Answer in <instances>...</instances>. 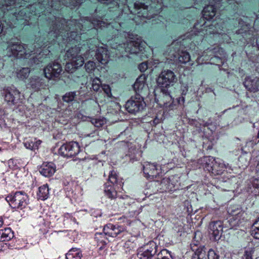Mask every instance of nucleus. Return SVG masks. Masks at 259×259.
I'll list each match as a JSON object with an SVG mask.
<instances>
[{"instance_id": "nucleus-47", "label": "nucleus", "mask_w": 259, "mask_h": 259, "mask_svg": "<svg viewBox=\"0 0 259 259\" xmlns=\"http://www.w3.org/2000/svg\"><path fill=\"white\" fill-rule=\"evenodd\" d=\"M102 88L108 97L111 96V89L109 85L104 84L102 85Z\"/></svg>"}, {"instance_id": "nucleus-40", "label": "nucleus", "mask_w": 259, "mask_h": 259, "mask_svg": "<svg viewBox=\"0 0 259 259\" xmlns=\"http://www.w3.org/2000/svg\"><path fill=\"white\" fill-rule=\"evenodd\" d=\"M76 96V92H68L63 96V100L64 102L69 103L73 101Z\"/></svg>"}, {"instance_id": "nucleus-53", "label": "nucleus", "mask_w": 259, "mask_h": 259, "mask_svg": "<svg viewBox=\"0 0 259 259\" xmlns=\"http://www.w3.org/2000/svg\"><path fill=\"white\" fill-rule=\"evenodd\" d=\"M255 172L259 175V162L257 163L256 168H255Z\"/></svg>"}, {"instance_id": "nucleus-28", "label": "nucleus", "mask_w": 259, "mask_h": 259, "mask_svg": "<svg viewBox=\"0 0 259 259\" xmlns=\"http://www.w3.org/2000/svg\"><path fill=\"white\" fill-rule=\"evenodd\" d=\"M146 77L145 75H140L134 84V90L139 93H142L148 90V85L146 83Z\"/></svg>"}, {"instance_id": "nucleus-11", "label": "nucleus", "mask_w": 259, "mask_h": 259, "mask_svg": "<svg viewBox=\"0 0 259 259\" xmlns=\"http://www.w3.org/2000/svg\"><path fill=\"white\" fill-rule=\"evenodd\" d=\"M158 246L154 241H150L138 250L137 256L140 259H151L157 251Z\"/></svg>"}, {"instance_id": "nucleus-64", "label": "nucleus", "mask_w": 259, "mask_h": 259, "mask_svg": "<svg viewBox=\"0 0 259 259\" xmlns=\"http://www.w3.org/2000/svg\"><path fill=\"white\" fill-rule=\"evenodd\" d=\"M258 142H259V140H257V142H255V143L256 144V143H258Z\"/></svg>"}, {"instance_id": "nucleus-46", "label": "nucleus", "mask_w": 259, "mask_h": 259, "mask_svg": "<svg viewBox=\"0 0 259 259\" xmlns=\"http://www.w3.org/2000/svg\"><path fill=\"white\" fill-rule=\"evenodd\" d=\"M4 115H5L4 110L0 107V127L1 128L3 127L4 126H5V125H6L5 121L3 117Z\"/></svg>"}, {"instance_id": "nucleus-10", "label": "nucleus", "mask_w": 259, "mask_h": 259, "mask_svg": "<svg viewBox=\"0 0 259 259\" xmlns=\"http://www.w3.org/2000/svg\"><path fill=\"white\" fill-rule=\"evenodd\" d=\"M80 151L77 142L72 141L63 144L59 149V154L62 156L71 157L76 155Z\"/></svg>"}, {"instance_id": "nucleus-36", "label": "nucleus", "mask_w": 259, "mask_h": 259, "mask_svg": "<svg viewBox=\"0 0 259 259\" xmlns=\"http://www.w3.org/2000/svg\"><path fill=\"white\" fill-rule=\"evenodd\" d=\"M251 235L254 238L259 239V218L254 222L252 225Z\"/></svg>"}, {"instance_id": "nucleus-50", "label": "nucleus", "mask_w": 259, "mask_h": 259, "mask_svg": "<svg viewBox=\"0 0 259 259\" xmlns=\"http://www.w3.org/2000/svg\"><path fill=\"white\" fill-rule=\"evenodd\" d=\"M178 102L179 104L183 105L185 103V97L184 96H182L181 97H180L177 99Z\"/></svg>"}, {"instance_id": "nucleus-4", "label": "nucleus", "mask_w": 259, "mask_h": 259, "mask_svg": "<svg viewBox=\"0 0 259 259\" xmlns=\"http://www.w3.org/2000/svg\"><path fill=\"white\" fill-rule=\"evenodd\" d=\"M123 184L122 179L118 176L116 171L111 170L110 172L108 181L105 184V195L111 199L117 197V191L121 188Z\"/></svg>"}, {"instance_id": "nucleus-51", "label": "nucleus", "mask_w": 259, "mask_h": 259, "mask_svg": "<svg viewBox=\"0 0 259 259\" xmlns=\"http://www.w3.org/2000/svg\"><path fill=\"white\" fill-rule=\"evenodd\" d=\"M162 0H151V1L153 3H156V1L158 4H159L160 7H159V6H158V8H159V9H160L161 8V3L162 2Z\"/></svg>"}, {"instance_id": "nucleus-54", "label": "nucleus", "mask_w": 259, "mask_h": 259, "mask_svg": "<svg viewBox=\"0 0 259 259\" xmlns=\"http://www.w3.org/2000/svg\"><path fill=\"white\" fill-rule=\"evenodd\" d=\"M4 221L2 217H0V228L3 225Z\"/></svg>"}, {"instance_id": "nucleus-29", "label": "nucleus", "mask_w": 259, "mask_h": 259, "mask_svg": "<svg viewBox=\"0 0 259 259\" xmlns=\"http://www.w3.org/2000/svg\"><path fill=\"white\" fill-rule=\"evenodd\" d=\"M108 235L103 232L96 233L95 234V239L98 243V246H99V249H102L107 245L108 242Z\"/></svg>"}, {"instance_id": "nucleus-60", "label": "nucleus", "mask_w": 259, "mask_h": 259, "mask_svg": "<svg viewBox=\"0 0 259 259\" xmlns=\"http://www.w3.org/2000/svg\"><path fill=\"white\" fill-rule=\"evenodd\" d=\"M153 122L155 123H157L158 122V120L156 119H155L153 121Z\"/></svg>"}, {"instance_id": "nucleus-62", "label": "nucleus", "mask_w": 259, "mask_h": 259, "mask_svg": "<svg viewBox=\"0 0 259 259\" xmlns=\"http://www.w3.org/2000/svg\"><path fill=\"white\" fill-rule=\"evenodd\" d=\"M175 58H176V55H174V59H174V60H175Z\"/></svg>"}, {"instance_id": "nucleus-58", "label": "nucleus", "mask_w": 259, "mask_h": 259, "mask_svg": "<svg viewBox=\"0 0 259 259\" xmlns=\"http://www.w3.org/2000/svg\"><path fill=\"white\" fill-rule=\"evenodd\" d=\"M256 42V45H257L258 48L259 49V37L257 38Z\"/></svg>"}, {"instance_id": "nucleus-13", "label": "nucleus", "mask_w": 259, "mask_h": 259, "mask_svg": "<svg viewBox=\"0 0 259 259\" xmlns=\"http://www.w3.org/2000/svg\"><path fill=\"white\" fill-rule=\"evenodd\" d=\"M228 212L230 214L228 221L230 228L236 229L237 227L242 225L244 222V215L245 213L240 209L233 210L229 208Z\"/></svg>"}, {"instance_id": "nucleus-20", "label": "nucleus", "mask_w": 259, "mask_h": 259, "mask_svg": "<svg viewBox=\"0 0 259 259\" xmlns=\"http://www.w3.org/2000/svg\"><path fill=\"white\" fill-rule=\"evenodd\" d=\"M243 83L246 89L250 92L255 93L258 91L259 78L257 77L247 76L245 78Z\"/></svg>"}, {"instance_id": "nucleus-27", "label": "nucleus", "mask_w": 259, "mask_h": 259, "mask_svg": "<svg viewBox=\"0 0 259 259\" xmlns=\"http://www.w3.org/2000/svg\"><path fill=\"white\" fill-rule=\"evenodd\" d=\"M97 60L102 64H107L109 60V53L108 50L104 47H99L96 53Z\"/></svg>"}, {"instance_id": "nucleus-56", "label": "nucleus", "mask_w": 259, "mask_h": 259, "mask_svg": "<svg viewBox=\"0 0 259 259\" xmlns=\"http://www.w3.org/2000/svg\"><path fill=\"white\" fill-rule=\"evenodd\" d=\"M3 30V27L2 26L1 22L0 21V34L2 33Z\"/></svg>"}, {"instance_id": "nucleus-17", "label": "nucleus", "mask_w": 259, "mask_h": 259, "mask_svg": "<svg viewBox=\"0 0 259 259\" xmlns=\"http://www.w3.org/2000/svg\"><path fill=\"white\" fill-rule=\"evenodd\" d=\"M125 230V226L112 224H108L103 228L104 233L111 237H115Z\"/></svg>"}, {"instance_id": "nucleus-39", "label": "nucleus", "mask_w": 259, "mask_h": 259, "mask_svg": "<svg viewBox=\"0 0 259 259\" xmlns=\"http://www.w3.org/2000/svg\"><path fill=\"white\" fill-rule=\"evenodd\" d=\"M91 122L95 126L100 127L106 123V120L104 118H93Z\"/></svg>"}, {"instance_id": "nucleus-44", "label": "nucleus", "mask_w": 259, "mask_h": 259, "mask_svg": "<svg viewBox=\"0 0 259 259\" xmlns=\"http://www.w3.org/2000/svg\"><path fill=\"white\" fill-rule=\"evenodd\" d=\"M253 252V250L250 248L245 250L242 257V259H252Z\"/></svg>"}, {"instance_id": "nucleus-21", "label": "nucleus", "mask_w": 259, "mask_h": 259, "mask_svg": "<svg viewBox=\"0 0 259 259\" xmlns=\"http://www.w3.org/2000/svg\"><path fill=\"white\" fill-rule=\"evenodd\" d=\"M226 168L231 169V166L228 163L225 164L224 162L219 158L215 159L212 169L210 173L213 175H219L223 173Z\"/></svg>"}, {"instance_id": "nucleus-26", "label": "nucleus", "mask_w": 259, "mask_h": 259, "mask_svg": "<svg viewBox=\"0 0 259 259\" xmlns=\"http://www.w3.org/2000/svg\"><path fill=\"white\" fill-rule=\"evenodd\" d=\"M213 157L208 156H204L198 160V164L199 168H203L205 170L208 171L209 173L212 169L214 160Z\"/></svg>"}, {"instance_id": "nucleus-16", "label": "nucleus", "mask_w": 259, "mask_h": 259, "mask_svg": "<svg viewBox=\"0 0 259 259\" xmlns=\"http://www.w3.org/2000/svg\"><path fill=\"white\" fill-rule=\"evenodd\" d=\"M214 23L213 24H208L206 25V22H204L202 25H201L200 26L202 27L199 30H198L199 28V23H196L194 26L193 31L194 33H195L196 31L198 33H202V34H205L203 32V31L204 30L205 27H206L207 26H208V28H206L205 29L206 34L207 33H218V34H221L222 32H220L218 29H219L220 30H222V29L221 28V26L219 24H217L214 22H213ZM197 34L195 33V35H196Z\"/></svg>"}, {"instance_id": "nucleus-37", "label": "nucleus", "mask_w": 259, "mask_h": 259, "mask_svg": "<svg viewBox=\"0 0 259 259\" xmlns=\"http://www.w3.org/2000/svg\"><path fill=\"white\" fill-rule=\"evenodd\" d=\"M190 56L187 52L182 51L179 54L178 61L181 64H186L190 62Z\"/></svg>"}, {"instance_id": "nucleus-5", "label": "nucleus", "mask_w": 259, "mask_h": 259, "mask_svg": "<svg viewBox=\"0 0 259 259\" xmlns=\"http://www.w3.org/2000/svg\"><path fill=\"white\" fill-rule=\"evenodd\" d=\"M144 43L140 41L129 40L126 43L119 44L118 46L113 47L114 49L117 50L123 54V52L130 54H137L144 49ZM122 56L123 55H121Z\"/></svg>"}, {"instance_id": "nucleus-49", "label": "nucleus", "mask_w": 259, "mask_h": 259, "mask_svg": "<svg viewBox=\"0 0 259 259\" xmlns=\"http://www.w3.org/2000/svg\"><path fill=\"white\" fill-rule=\"evenodd\" d=\"M253 187L257 190V192L259 193V178L255 179L252 182Z\"/></svg>"}, {"instance_id": "nucleus-57", "label": "nucleus", "mask_w": 259, "mask_h": 259, "mask_svg": "<svg viewBox=\"0 0 259 259\" xmlns=\"http://www.w3.org/2000/svg\"><path fill=\"white\" fill-rule=\"evenodd\" d=\"M165 96L168 97V98H171V97L169 95V92H165Z\"/></svg>"}, {"instance_id": "nucleus-55", "label": "nucleus", "mask_w": 259, "mask_h": 259, "mask_svg": "<svg viewBox=\"0 0 259 259\" xmlns=\"http://www.w3.org/2000/svg\"><path fill=\"white\" fill-rule=\"evenodd\" d=\"M228 3L229 5H231L233 3L234 4L235 3V0H228Z\"/></svg>"}, {"instance_id": "nucleus-41", "label": "nucleus", "mask_w": 259, "mask_h": 259, "mask_svg": "<svg viewBox=\"0 0 259 259\" xmlns=\"http://www.w3.org/2000/svg\"><path fill=\"white\" fill-rule=\"evenodd\" d=\"M92 89L94 91L98 92L101 88V81L99 78L95 77L92 80Z\"/></svg>"}, {"instance_id": "nucleus-30", "label": "nucleus", "mask_w": 259, "mask_h": 259, "mask_svg": "<svg viewBox=\"0 0 259 259\" xmlns=\"http://www.w3.org/2000/svg\"><path fill=\"white\" fill-rule=\"evenodd\" d=\"M41 141L37 140L36 138L27 139L24 142V146L28 149L31 150H35L38 149L39 145L41 144Z\"/></svg>"}, {"instance_id": "nucleus-3", "label": "nucleus", "mask_w": 259, "mask_h": 259, "mask_svg": "<svg viewBox=\"0 0 259 259\" xmlns=\"http://www.w3.org/2000/svg\"><path fill=\"white\" fill-rule=\"evenodd\" d=\"M83 42L81 47H79L80 44H78V47L75 45V47H71L67 51L66 56L68 58H70V61L66 63L65 66V70L67 72L73 73L75 69L83 65L84 59L82 55L86 58L89 57L88 53H91V49L88 47L87 42L83 41Z\"/></svg>"}, {"instance_id": "nucleus-61", "label": "nucleus", "mask_w": 259, "mask_h": 259, "mask_svg": "<svg viewBox=\"0 0 259 259\" xmlns=\"http://www.w3.org/2000/svg\"><path fill=\"white\" fill-rule=\"evenodd\" d=\"M208 125L207 123V122H205V123L203 124V125L204 126H207Z\"/></svg>"}, {"instance_id": "nucleus-33", "label": "nucleus", "mask_w": 259, "mask_h": 259, "mask_svg": "<svg viewBox=\"0 0 259 259\" xmlns=\"http://www.w3.org/2000/svg\"><path fill=\"white\" fill-rule=\"evenodd\" d=\"M49 195V189L47 184L44 185L38 188L37 193V196L39 199L45 200L47 199Z\"/></svg>"}, {"instance_id": "nucleus-34", "label": "nucleus", "mask_w": 259, "mask_h": 259, "mask_svg": "<svg viewBox=\"0 0 259 259\" xmlns=\"http://www.w3.org/2000/svg\"><path fill=\"white\" fill-rule=\"evenodd\" d=\"M194 251L192 256V259H202L205 255V250L204 246H200L197 249H193Z\"/></svg>"}, {"instance_id": "nucleus-19", "label": "nucleus", "mask_w": 259, "mask_h": 259, "mask_svg": "<svg viewBox=\"0 0 259 259\" xmlns=\"http://www.w3.org/2000/svg\"><path fill=\"white\" fill-rule=\"evenodd\" d=\"M178 177L172 176L169 178H163L160 183V189L164 191H172L178 183Z\"/></svg>"}, {"instance_id": "nucleus-1", "label": "nucleus", "mask_w": 259, "mask_h": 259, "mask_svg": "<svg viewBox=\"0 0 259 259\" xmlns=\"http://www.w3.org/2000/svg\"><path fill=\"white\" fill-rule=\"evenodd\" d=\"M64 5L67 7H70V0H40L38 4H34L29 6L24 7L26 5L25 2L23 0H5L4 3L0 2V6L1 7L4 13L6 11L9 12L14 8L17 7H23L17 14L14 12L12 14L11 21H10L9 26L10 27H14L15 25L20 24L24 25H29L30 24V20L34 16L38 17H44L45 15L47 21L52 22V27L49 32L50 36H53V40L56 41L59 43L61 39L64 44L70 45V20L66 21L65 19L62 17H57L53 15L52 18V12L51 9L54 10H59L61 4Z\"/></svg>"}, {"instance_id": "nucleus-2", "label": "nucleus", "mask_w": 259, "mask_h": 259, "mask_svg": "<svg viewBox=\"0 0 259 259\" xmlns=\"http://www.w3.org/2000/svg\"><path fill=\"white\" fill-rule=\"evenodd\" d=\"M36 46H28L22 44L19 40L12 39L8 42L7 49L5 51V54L8 57H14L18 59L28 58L33 54H38V57H33V61L35 64L42 61L41 54L43 49L36 48Z\"/></svg>"}, {"instance_id": "nucleus-15", "label": "nucleus", "mask_w": 259, "mask_h": 259, "mask_svg": "<svg viewBox=\"0 0 259 259\" xmlns=\"http://www.w3.org/2000/svg\"><path fill=\"white\" fill-rule=\"evenodd\" d=\"M65 189L68 192V195L74 199H80L82 196V189L74 181L64 182Z\"/></svg>"}, {"instance_id": "nucleus-59", "label": "nucleus", "mask_w": 259, "mask_h": 259, "mask_svg": "<svg viewBox=\"0 0 259 259\" xmlns=\"http://www.w3.org/2000/svg\"><path fill=\"white\" fill-rule=\"evenodd\" d=\"M120 220H122V222H124L125 221H127V219L125 218V217H123V218H120L119 219Z\"/></svg>"}, {"instance_id": "nucleus-45", "label": "nucleus", "mask_w": 259, "mask_h": 259, "mask_svg": "<svg viewBox=\"0 0 259 259\" xmlns=\"http://www.w3.org/2000/svg\"><path fill=\"white\" fill-rule=\"evenodd\" d=\"M208 259H219V255L212 249H209L207 254Z\"/></svg>"}, {"instance_id": "nucleus-48", "label": "nucleus", "mask_w": 259, "mask_h": 259, "mask_svg": "<svg viewBox=\"0 0 259 259\" xmlns=\"http://www.w3.org/2000/svg\"><path fill=\"white\" fill-rule=\"evenodd\" d=\"M98 1L102 3L105 4L107 5L113 3L114 5H115L116 6H117L119 5L118 0H98Z\"/></svg>"}, {"instance_id": "nucleus-9", "label": "nucleus", "mask_w": 259, "mask_h": 259, "mask_svg": "<svg viewBox=\"0 0 259 259\" xmlns=\"http://www.w3.org/2000/svg\"><path fill=\"white\" fill-rule=\"evenodd\" d=\"M177 81L174 72L170 70H164L159 74L157 82L161 88H168L172 86Z\"/></svg>"}, {"instance_id": "nucleus-63", "label": "nucleus", "mask_w": 259, "mask_h": 259, "mask_svg": "<svg viewBox=\"0 0 259 259\" xmlns=\"http://www.w3.org/2000/svg\"><path fill=\"white\" fill-rule=\"evenodd\" d=\"M168 59H170V60H172V58H168Z\"/></svg>"}, {"instance_id": "nucleus-14", "label": "nucleus", "mask_w": 259, "mask_h": 259, "mask_svg": "<svg viewBox=\"0 0 259 259\" xmlns=\"http://www.w3.org/2000/svg\"><path fill=\"white\" fill-rule=\"evenodd\" d=\"M143 169L145 177L150 180L156 178L161 173L160 166L154 163L145 162L143 165Z\"/></svg>"}, {"instance_id": "nucleus-31", "label": "nucleus", "mask_w": 259, "mask_h": 259, "mask_svg": "<svg viewBox=\"0 0 259 259\" xmlns=\"http://www.w3.org/2000/svg\"><path fill=\"white\" fill-rule=\"evenodd\" d=\"M14 233L10 228L0 230V241H8L14 237Z\"/></svg>"}, {"instance_id": "nucleus-18", "label": "nucleus", "mask_w": 259, "mask_h": 259, "mask_svg": "<svg viewBox=\"0 0 259 259\" xmlns=\"http://www.w3.org/2000/svg\"><path fill=\"white\" fill-rule=\"evenodd\" d=\"M209 233L214 240H219L223 232V223L221 221H213L209 225Z\"/></svg>"}, {"instance_id": "nucleus-52", "label": "nucleus", "mask_w": 259, "mask_h": 259, "mask_svg": "<svg viewBox=\"0 0 259 259\" xmlns=\"http://www.w3.org/2000/svg\"><path fill=\"white\" fill-rule=\"evenodd\" d=\"M185 89L182 90V95L185 96L186 95L187 92L188 91V88L187 87H185Z\"/></svg>"}, {"instance_id": "nucleus-24", "label": "nucleus", "mask_w": 259, "mask_h": 259, "mask_svg": "<svg viewBox=\"0 0 259 259\" xmlns=\"http://www.w3.org/2000/svg\"><path fill=\"white\" fill-rule=\"evenodd\" d=\"M134 7L137 11L140 10L137 12L139 17H142L148 19L154 17L153 15L151 14V10H148L149 6L148 5H145L143 3H135L134 4Z\"/></svg>"}, {"instance_id": "nucleus-7", "label": "nucleus", "mask_w": 259, "mask_h": 259, "mask_svg": "<svg viewBox=\"0 0 259 259\" xmlns=\"http://www.w3.org/2000/svg\"><path fill=\"white\" fill-rule=\"evenodd\" d=\"M143 98L139 94H136L126 102V110L130 113L136 114L142 111L145 107Z\"/></svg>"}, {"instance_id": "nucleus-6", "label": "nucleus", "mask_w": 259, "mask_h": 259, "mask_svg": "<svg viewBox=\"0 0 259 259\" xmlns=\"http://www.w3.org/2000/svg\"><path fill=\"white\" fill-rule=\"evenodd\" d=\"M7 200L13 208L22 209L28 204V197L25 192L18 191L13 195L8 196Z\"/></svg>"}, {"instance_id": "nucleus-42", "label": "nucleus", "mask_w": 259, "mask_h": 259, "mask_svg": "<svg viewBox=\"0 0 259 259\" xmlns=\"http://www.w3.org/2000/svg\"><path fill=\"white\" fill-rule=\"evenodd\" d=\"M96 68V64L94 62L89 61L85 64V68L89 73L92 72Z\"/></svg>"}, {"instance_id": "nucleus-23", "label": "nucleus", "mask_w": 259, "mask_h": 259, "mask_svg": "<svg viewBox=\"0 0 259 259\" xmlns=\"http://www.w3.org/2000/svg\"><path fill=\"white\" fill-rule=\"evenodd\" d=\"M220 2H215L214 5H210L205 7L202 11L203 19L211 20L215 15L216 9L219 7Z\"/></svg>"}, {"instance_id": "nucleus-12", "label": "nucleus", "mask_w": 259, "mask_h": 259, "mask_svg": "<svg viewBox=\"0 0 259 259\" xmlns=\"http://www.w3.org/2000/svg\"><path fill=\"white\" fill-rule=\"evenodd\" d=\"M62 71V68L61 64L55 62L50 63L44 69L45 76L49 80L59 78Z\"/></svg>"}, {"instance_id": "nucleus-32", "label": "nucleus", "mask_w": 259, "mask_h": 259, "mask_svg": "<svg viewBox=\"0 0 259 259\" xmlns=\"http://www.w3.org/2000/svg\"><path fill=\"white\" fill-rule=\"evenodd\" d=\"M82 257V252L77 248H72L66 254V259H81Z\"/></svg>"}, {"instance_id": "nucleus-35", "label": "nucleus", "mask_w": 259, "mask_h": 259, "mask_svg": "<svg viewBox=\"0 0 259 259\" xmlns=\"http://www.w3.org/2000/svg\"><path fill=\"white\" fill-rule=\"evenodd\" d=\"M30 70L28 67H24L17 71V77L21 79L24 80L27 78L30 73Z\"/></svg>"}, {"instance_id": "nucleus-22", "label": "nucleus", "mask_w": 259, "mask_h": 259, "mask_svg": "<svg viewBox=\"0 0 259 259\" xmlns=\"http://www.w3.org/2000/svg\"><path fill=\"white\" fill-rule=\"evenodd\" d=\"M28 85L34 91H37L45 89L47 85L43 78L34 76L29 79Z\"/></svg>"}, {"instance_id": "nucleus-38", "label": "nucleus", "mask_w": 259, "mask_h": 259, "mask_svg": "<svg viewBox=\"0 0 259 259\" xmlns=\"http://www.w3.org/2000/svg\"><path fill=\"white\" fill-rule=\"evenodd\" d=\"M157 259H173L170 252L167 249H162L157 254Z\"/></svg>"}, {"instance_id": "nucleus-8", "label": "nucleus", "mask_w": 259, "mask_h": 259, "mask_svg": "<svg viewBox=\"0 0 259 259\" xmlns=\"http://www.w3.org/2000/svg\"><path fill=\"white\" fill-rule=\"evenodd\" d=\"M5 101L10 105L19 106L24 100L23 96L15 88H8L4 90Z\"/></svg>"}, {"instance_id": "nucleus-25", "label": "nucleus", "mask_w": 259, "mask_h": 259, "mask_svg": "<svg viewBox=\"0 0 259 259\" xmlns=\"http://www.w3.org/2000/svg\"><path fill=\"white\" fill-rule=\"evenodd\" d=\"M40 174L45 177L52 176L56 171V166L52 162H45L39 168Z\"/></svg>"}, {"instance_id": "nucleus-43", "label": "nucleus", "mask_w": 259, "mask_h": 259, "mask_svg": "<svg viewBox=\"0 0 259 259\" xmlns=\"http://www.w3.org/2000/svg\"><path fill=\"white\" fill-rule=\"evenodd\" d=\"M152 68L151 63L144 62L139 65V69L141 72L145 71L148 68Z\"/></svg>"}]
</instances>
